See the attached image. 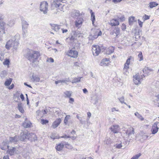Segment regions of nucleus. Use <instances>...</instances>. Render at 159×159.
I'll return each instance as SVG.
<instances>
[{"mask_svg": "<svg viewBox=\"0 0 159 159\" xmlns=\"http://www.w3.org/2000/svg\"><path fill=\"white\" fill-rule=\"evenodd\" d=\"M4 57V53L2 52H0V60L1 61H2L3 60Z\"/></svg>", "mask_w": 159, "mask_h": 159, "instance_id": "de8ad7c7", "label": "nucleus"}, {"mask_svg": "<svg viewBox=\"0 0 159 159\" xmlns=\"http://www.w3.org/2000/svg\"><path fill=\"white\" fill-rule=\"evenodd\" d=\"M14 97H17L18 98H19V93H18V92H17V93H16V94H14Z\"/></svg>", "mask_w": 159, "mask_h": 159, "instance_id": "774afa93", "label": "nucleus"}, {"mask_svg": "<svg viewBox=\"0 0 159 159\" xmlns=\"http://www.w3.org/2000/svg\"><path fill=\"white\" fill-rule=\"evenodd\" d=\"M140 135L141 137V139L144 140L146 139L148 137V136L146 135L145 133H142L140 134Z\"/></svg>", "mask_w": 159, "mask_h": 159, "instance_id": "f704fd0d", "label": "nucleus"}, {"mask_svg": "<svg viewBox=\"0 0 159 159\" xmlns=\"http://www.w3.org/2000/svg\"><path fill=\"white\" fill-rule=\"evenodd\" d=\"M70 116L69 115L66 116L65 117V118L64 120V123L66 125L68 122V120L70 119Z\"/></svg>", "mask_w": 159, "mask_h": 159, "instance_id": "e433bc0d", "label": "nucleus"}, {"mask_svg": "<svg viewBox=\"0 0 159 159\" xmlns=\"http://www.w3.org/2000/svg\"><path fill=\"white\" fill-rule=\"evenodd\" d=\"M71 34L73 35L74 37H75L77 39V37H80L82 35V33H80L79 31L77 30L72 31Z\"/></svg>", "mask_w": 159, "mask_h": 159, "instance_id": "aec40b11", "label": "nucleus"}, {"mask_svg": "<svg viewBox=\"0 0 159 159\" xmlns=\"http://www.w3.org/2000/svg\"><path fill=\"white\" fill-rule=\"evenodd\" d=\"M141 155V154L139 153L137 154L132 157L130 159H138L139 158Z\"/></svg>", "mask_w": 159, "mask_h": 159, "instance_id": "49530a36", "label": "nucleus"}, {"mask_svg": "<svg viewBox=\"0 0 159 159\" xmlns=\"http://www.w3.org/2000/svg\"><path fill=\"white\" fill-rule=\"evenodd\" d=\"M97 38V35H90L89 37V40H93Z\"/></svg>", "mask_w": 159, "mask_h": 159, "instance_id": "58836bf2", "label": "nucleus"}, {"mask_svg": "<svg viewBox=\"0 0 159 159\" xmlns=\"http://www.w3.org/2000/svg\"><path fill=\"white\" fill-rule=\"evenodd\" d=\"M27 133V139L31 141H35L37 139L36 135L33 133Z\"/></svg>", "mask_w": 159, "mask_h": 159, "instance_id": "f8f14e48", "label": "nucleus"}, {"mask_svg": "<svg viewBox=\"0 0 159 159\" xmlns=\"http://www.w3.org/2000/svg\"><path fill=\"white\" fill-rule=\"evenodd\" d=\"M126 29V26L124 24H123L121 26V29L123 30H125Z\"/></svg>", "mask_w": 159, "mask_h": 159, "instance_id": "69168bd1", "label": "nucleus"}, {"mask_svg": "<svg viewBox=\"0 0 159 159\" xmlns=\"http://www.w3.org/2000/svg\"><path fill=\"white\" fill-rule=\"evenodd\" d=\"M22 34L24 37H25L26 34L27 33V29H22Z\"/></svg>", "mask_w": 159, "mask_h": 159, "instance_id": "8fccbe9b", "label": "nucleus"}, {"mask_svg": "<svg viewBox=\"0 0 159 159\" xmlns=\"http://www.w3.org/2000/svg\"><path fill=\"white\" fill-rule=\"evenodd\" d=\"M48 122V121L47 120H45L44 119H41V123L43 125L45 124Z\"/></svg>", "mask_w": 159, "mask_h": 159, "instance_id": "3c124183", "label": "nucleus"}, {"mask_svg": "<svg viewBox=\"0 0 159 159\" xmlns=\"http://www.w3.org/2000/svg\"><path fill=\"white\" fill-rule=\"evenodd\" d=\"M50 25L51 26V29L56 32L58 31L60 28V25L52 24H50Z\"/></svg>", "mask_w": 159, "mask_h": 159, "instance_id": "412c9836", "label": "nucleus"}, {"mask_svg": "<svg viewBox=\"0 0 159 159\" xmlns=\"http://www.w3.org/2000/svg\"><path fill=\"white\" fill-rule=\"evenodd\" d=\"M31 124V123L29 121H25L23 123V126L25 128L30 127Z\"/></svg>", "mask_w": 159, "mask_h": 159, "instance_id": "72a5a7b5", "label": "nucleus"}, {"mask_svg": "<svg viewBox=\"0 0 159 159\" xmlns=\"http://www.w3.org/2000/svg\"><path fill=\"white\" fill-rule=\"evenodd\" d=\"M134 129L131 126H128L126 134L128 135L129 137L132 138L134 136Z\"/></svg>", "mask_w": 159, "mask_h": 159, "instance_id": "6e6552de", "label": "nucleus"}, {"mask_svg": "<svg viewBox=\"0 0 159 159\" xmlns=\"http://www.w3.org/2000/svg\"><path fill=\"white\" fill-rule=\"evenodd\" d=\"M20 140L21 141H24L25 139H27V133L26 132H22L20 134Z\"/></svg>", "mask_w": 159, "mask_h": 159, "instance_id": "4be33fe9", "label": "nucleus"}, {"mask_svg": "<svg viewBox=\"0 0 159 159\" xmlns=\"http://www.w3.org/2000/svg\"><path fill=\"white\" fill-rule=\"evenodd\" d=\"M134 115L137 117V118L141 121H143L144 119L143 116L138 112H136L134 113Z\"/></svg>", "mask_w": 159, "mask_h": 159, "instance_id": "c756f323", "label": "nucleus"}, {"mask_svg": "<svg viewBox=\"0 0 159 159\" xmlns=\"http://www.w3.org/2000/svg\"><path fill=\"white\" fill-rule=\"evenodd\" d=\"M70 81L69 78H66L65 80H58L55 82V83L56 84H57L60 83H64L67 84V82H69Z\"/></svg>", "mask_w": 159, "mask_h": 159, "instance_id": "bb28decb", "label": "nucleus"}, {"mask_svg": "<svg viewBox=\"0 0 159 159\" xmlns=\"http://www.w3.org/2000/svg\"><path fill=\"white\" fill-rule=\"evenodd\" d=\"M143 21H144L146 20L149 19V16L146 15H145L143 17Z\"/></svg>", "mask_w": 159, "mask_h": 159, "instance_id": "4d7b16f0", "label": "nucleus"}, {"mask_svg": "<svg viewBox=\"0 0 159 159\" xmlns=\"http://www.w3.org/2000/svg\"><path fill=\"white\" fill-rule=\"evenodd\" d=\"M70 39L72 42H73L75 40L77 39V38H75V37L73 35L71 34L70 37H69Z\"/></svg>", "mask_w": 159, "mask_h": 159, "instance_id": "5fc2aeb1", "label": "nucleus"}, {"mask_svg": "<svg viewBox=\"0 0 159 159\" xmlns=\"http://www.w3.org/2000/svg\"><path fill=\"white\" fill-rule=\"evenodd\" d=\"M129 65L128 64H126V63H125L123 68H125V69H128L129 68Z\"/></svg>", "mask_w": 159, "mask_h": 159, "instance_id": "338daca9", "label": "nucleus"}, {"mask_svg": "<svg viewBox=\"0 0 159 159\" xmlns=\"http://www.w3.org/2000/svg\"><path fill=\"white\" fill-rule=\"evenodd\" d=\"M69 98H70L69 101V103H71V104H73V102L74 101V99L72 98H70V97Z\"/></svg>", "mask_w": 159, "mask_h": 159, "instance_id": "e2e57ef3", "label": "nucleus"}, {"mask_svg": "<svg viewBox=\"0 0 159 159\" xmlns=\"http://www.w3.org/2000/svg\"><path fill=\"white\" fill-rule=\"evenodd\" d=\"M110 129L111 131L114 133H118L120 130L119 126L118 125H112Z\"/></svg>", "mask_w": 159, "mask_h": 159, "instance_id": "2eb2a0df", "label": "nucleus"}, {"mask_svg": "<svg viewBox=\"0 0 159 159\" xmlns=\"http://www.w3.org/2000/svg\"><path fill=\"white\" fill-rule=\"evenodd\" d=\"M109 24L111 26H116L119 25V22L118 19H113L110 20Z\"/></svg>", "mask_w": 159, "mask_h": 159, "instance_id": "4468645a", "label": "nucleus"}, {"mask_svg": "<svg viewBox=\"0 0 159 159\" xmlns=\"http://www.w3.org/2000/svg\"><path fill=\"white\" fill-rule=\"evenodd\" d=\"M131 58H132V57H130L128 58L127 59L125 63L129 65L130 63V60L131 59Z\"/></svg>", "mask_w": 159, "mask_h": 159, "instance_id": "bf43d9fd", "label": "nucleus"}, {"mask_svg": "<svg viewBox=\"0 0 159 159\" xmlns=\"http://www.w3.org/2000/svg\"><path fill=\"white\" fill-rule=\"evenodd\" d=\"M15 24V21L14 20H11L8 22L7 25L10 27H12Z\"/></svg>", "mask_w": 159, "mask_h": 159, "instance_id": "c03bdc74", "label": "nucleus"}, {"mask_svg": "<svg viewBox=\"0 0 159 159\" xmlns=\"http://www.w3.org/2000/svg\"><path fill=\"white\" fill-rule=\"evenodd\" d=\"M40 56V52L36 51L31 50L28 53V59L31 63L32 65L35 66L39 62L38 59Z\"/></svg>", "mask_w": 159, "mask_h": 159, "instance_id": "f03ea898", "label": "nucleus"}, {"mask_svg": "<svg viewBox=\"0 0 159 159\" xmlns=\"http://www.w3.org/2000/svg\"><path fill=\"white\" fill-rule=\"evenodd\" d=\"M10 63V61L9 59H6L3 62V64L4 65H7V67H9V65Z\"/></svg>", "mask_w": 159, "mask_h": 159, "instance_id": "c9c22d12", "label": "nucleus"}, {"mask_svg": "<svg viewBox=\"0 0 159 159\" xmlns=\"http://www.w3.org/2000/svg\"><path fill=\"white\" fill-rule=\"evenodd\" d=\"M61 121V118L57 119L53 123L52 126V127L53 128H55L57 127L60 124Z\"/></svg>", "mask_w": 159, "mask_h": 159, "instance_id": "f3484780", "label": "nucleus"}, {"mask_svg": "<svg viewBox=\"0 0 159 159\" xmlns=\"http://www.w3.org/2000/svg\"><path fill=\"white\" fill-rule=\"evenodd\" d=\"M65 145H66V148L70 149H71L72 148V146L70 144L68 143H66L65 142Z\"/></svg>", "mask_w": 159, "mask_h": 159, "instance_id": "09e8293b", "label": "nucleus"}, {"mask_svg": "<svg viewBox=\"0 0 159 159\" xmlns=\"http://www.w3.org/2000/svg\"><path fill=\"white\" fill-rule=\"evenodd\" d=\"M48 111L47 109H45L43 111H42V113L43 114H47L48 112Z\"/></svg>", "mask_w": 159, "mask_h": 159, "instance_id": "0e129e2a", "label": "nucleus"}, {"mask_svg": "<svg viewBox=\"0 0 159 159\" xmlns=\"http://www.w3.org/2000/svg\"><path fill=\"white\" fill-rule=\"evenodd\" d=\"M64 93L66 97L70 98L72 92L70 91H66Z\"/></svg>", "mask_w": 159, "mask_h": 159, "instance_id": "ea45409f", "label": "nucleus"}, {"mask_svg": "<svg viewBox=\"0 0 159 159\" xmlns=\"http://www.w3.org/2000/svg\"><path fill=\"white\" fill-rule=\"evenodd\" d=\"M17 108L19 111L21 113H24V111L22 107V103H19L18 104Z\"/></svg>", "mask_w": 159, "mask_h": 159, "instance_id": "7c9ffc66", "label": "nucleus"}, {"mask_svg": "<svg viewBox=\"0 0 159 159\" xmlns=\"http://www.w3.org/2000/svg\"><path fill=\"white\" fill-rule=\"evenodd\" d=\"M135 17L134 16H131L129 17V25H131L132 24L134 21Z\"/></svg>", "mask_w": 159, "mask_h": 159, "instance_id": "a19ab883", "label": "nucleus"}, {"mask_svg": "<svg viewBox=\"0 0 159 159\" xmlns=\"http://www.w3.org/2000/svg\"><path fill=\"white\" fill-rule=\"evenodd\" d=\"M143 71L144 74L143 76L144 77L145 76L148 75L150 74V73L152 72L153 70L151 69H149L148 67H145L143 69Z\"/></svg>", "mask_w": 159, "mask_h": 159, "instance_id": "dca6fc26", "label": "nucleus"}, {"mask_svg": "<svg viewBox=\"0 0 159 159\" xmlns=\"http://www.w3.org/2000/svg\"><path fill=\"white\" fill-rule=\"evenodd\" d=\"M63 143H59L56 146L55 148L57 151H60L62 150L64 147V145L65 144V142Z\"/></svg>", "mask_w": 159, "mask_h": 159, "instance_id": "b1692460", "label": "nucleus"}, {"mask_svg": "<svg viewBox=\"0 0 159 159\" xmlns=\"http://www.w3.org/2000/svg\"><path fill=\"white\" fill-rule=\"evenodd\" d=\"M19 140V137L17 135H16L14 137H10L9 138V141L7 142V143H6V144L9 143H16Z\"/></svg>", "mask_w": 159, "mask_h": 159, "instance_id": "9b49d317", "label": "nucleus"}, {"mask_svg": "<svg viewBox=\"0 0 159 159\" xmlns=\"http://www.w3.org/2000/svg\"><path fill=\"white\" fill-rule=\"evenodd\" d=\"M118 99L120 102V103L122 104L124 103L126 105H127V104L125 102V99L124 96H122L120 98H118Z\"/></svg>", "mask_w": 159, "mask_h": 159, "instance_id": "4c0bfd02", "label": "nucleus"}, {"mask_svg": "<svg viewBox=\"0 0 159 159\" xmlns=\"http://www.w3.org/2000/svg\"><path fill=\"white\" fill-rule=\"evenodd\" d=\"M31 80L33 82H39L40 81V78L38 75H33Z\"/></svg>", "mask_w": 159, "mask_h": 159, "instance_id": "a878e982", "label": "nucleus"}, {"mask_svg": "<svg viewBox=\"0 0 159 159\" xmlns=\"http://www.w3.org/2000/svg\"><path fill=\"white\" fill-rule=\"evenodd\" d=\"M122 146L121 143H120L119 144H116L115 145V147L117 148H120L122 147Z\"/></svg>", "mask_w": 159, "mask_h": 159, "instance_id": "13d9d810", "label": "nucleus"}, {"mask_svg": "<svg viewBox=\"0 0 159 159\" xmlns=\"http://www.w3.org/2000/svg\"><path fill=\"white\" fill-rule=\"evenodd\" d=\"M6 27V24L3 22H0V33L2 32L3 34H5V28Z\"/></svg>", "mask_w": 159, "mask_h": 159, "instance_id": "a211bd4d", "label": "nucleus"}, {"mask_svg": "<svg viewBox=\"0 0 159 159\" xmlns=\"http://www.w3.org/2000/svg\"><path fill=\"white\" fill-rule=\"evenodd\" d=\"M78 54V52L73 48L69 51L67 53V55L69 56L74 58L77 57Z\"/></svg>", "mask_w": 159, "mask_h": 159, "instance_id": "423d86ee", "label": "nucleus"}, {"mask_svg": "<svg viewBox=\"0 0 159 159\" xmlns=\"http://www.w3.org/2000/svg\"><path fill=\"white\" fill-rule=\"evenodd\" d=\"M139 58H140L139 61H140L143 60V56L141 52L138 55Z\"/></svg>", "mask_w": 159, "mask_h": 159, "instance_id": "6e6d98bb", "label": "nucleus"}, {"mask_svg": "<svg viewBox=\"0 0 159 159\" xmlns=\"http://www.w3.org/2000/svg\"><path fill=\"white\" fill-rule=\"evenodd\" d=\"M111 142L112 141L110 139H106L105 141V143L107 144H110Z\"/></svg>", "mask_w": 159, "mask_h": 159, "instance_id": "864d4df0", "label": "nucleus"}, {"mask_svg": "<svg viewBox=\"0 0 159 159\" xmlns=\"http://www.w3.org/2000/svg\"><path fill=\"white\" fill-rule=\"evenodd\" d=\"M120 33V29L118 27H116L113 30V34H115L117 37Z\"/></svg>", "mask_w": 159, "mask_h": 159, "instance_id": "cd10ccee", "label": "nucleus"}, {"mask_svg": "<svg viewBox=\"0 0 159 159\" xmlns=\"http://www.w3.org/2000/svg\"><path fill=\"white\" fill-rule=\"evenodd\" d=\"M114 50V48L113 47H110L108 48V51L109 53H112Z\"/></svg>", "mask_w": 159, "mask_h": 159, "instance_id": "a18cd8bd", "label": "nucleus"}, {"mask_svg": "<svg viewBox=\"0 0 159 159\" xmlns=\"http://www.w3.org/2000/svg\"><path fill=\"white\" fill-rule=\"evenodd\" d=\"M110 60L109 58H105L103 59L100 63L101 66H107L109 63Z\"/></svg>", "mask_w": 159, "mask_h": 159, "instance_id": "6ab92c4d", "label": "nucleus"}, {"mask_svg": "<svg viewBox=\"0 0 159 159\" xmlns=\"http://www.w3.org/2000/svg\"><path fill=\"white\" fill-rule=\"evenodd\" d=\"M149 7L151 8H152L158 5V4L155 2H152L149 3Z\"/></svg>", "mask_w": 159, "mask_h": 159, "instance_id": "473e14b6", "label": "nucleus"}, {"mask_svg": "<svg viewBox=\"0 0 159 159\" xmlns=\"http://www.w3.org/2000/svg\"><path fill=\"white\" fill-rule=\"evenodd\" d=\"M128 69H125V68H123V74L125 75H128V74H129V72L128 71Z\"/></svg>", "mask_w": 159, "mask_h": 159, "instance_id": "603ef678", "label": "nucleus"}, {"mask_svg": "<svg viewBox=\"0 0 159 159\" xmlns=\"http://www.w3.org/2000/svg\"><path fill=\"white\" fill-rule=\"evenodd\" d=\"M12 80L11 78H9L6 79L4 83V85L6 86H8L11 83Z\"/></svg>", "mask_w": 159, "mask_h": 159, "instance_id": "c85d7f7f", "label": "nucleus"}, {"mask_svg": "<svg viewBox=\"0 0 159 159\" xmlns=\"http://www.w3.org/2000/svg\"><path fill=\"white\" fill-rule=\"evenodd\" d=\"M77 20L75 21V25L76 27L79 28L82 25L83 22V19L82 17H80V18L76 19Z\"/></svg>", "mask_w": 159, "mask_h": 159, "instance_id": "1a4fd4ad", "label": "nucleus"}, {"mask_svg": "<svg viewBox=\"0 0 159 159\" xmlns=\"http://www.w3.org/2000/svg\"><path fill=\"white\" fill-rule=\"evenodd\" d=\"M16 151V148L14 147L11 148H8L7 151V153L10 155H12L14 154Z\"/></svg>", "mask_w": 159, "mask_h": 159, "instance_id": "5701e85b", "label": "nucleus"}, {"mask_svg": "<svg viewBox=\"0 0 159 159\" xmlns=\"http://www.w3.org/2000/svg\"><path fill=\"white\" fill-rule=\"evenodd\" d=\"M91 11L92 12L91 13V19L92 21L93 24L95 20V16L93 12H92V10H91Z\"/></svg>", "mask_w": 159, "mask_h": 159, "instance_id": "79ce46f5", "label": "nucleus"}, {"mask_svg": "<svg viewBox=\"0 0 159 159\" xmlns=\"http://www.w3.org/2000/svg\"><path fill=\"white\" fill-rule=\"evenodd\" d=\"M97 33H98V34L96 35H97V37H98V36H101L102 34L101 31L99 30H97Z\"/></svg>", "mask_w": 159, "mask_h": 159, "instance_id": "680f3d73", "label": "nucleus"}, {"mask_svg": "<svg viewBox=\"0 0 159 159\" xmlns=\"http://www.w3.org/2000/svg\"><path fill=\"white\" fill-rule=\"evenodd\" d=\"M48 4L46 2H42L40 4V10L44 14H46L48 11Z\"/></svg>", "mask_w": 159, "mask_h": 159, "instance_id": "7ed1b4c3", "label": "nucleus"}, {"mask_svg": "<svg viewBox=\"0 0 159 159\" xmlns=\"http://www.w3.org/2000/svg\"><path fill=\"white\" fill-rule=\"evenodd\" d=\"M159 123V122H157L153 124L151 129V131L152 134H155L158 132L159 128L157 127V125Z\"/></svg>", "mask_w": 159, "mask_h": 159, "instance_id": "9d476101", "label": "nucleus"}, {"mask_svg": "<svg viewBox=\"0 0 159 159\" xmlns=\"http://www.w3.org/2000/svg\"><path fill=\"white\" fill-rule=\"evenodd\" d=\"M81 78L80 77L75 78L72 80V83H78L80 81Z\"/></svg>", "mask_w": 159, "mask_h": 159, "instance_id": "37998d69", "label": "nucleus"}, {"mask_svg": "<svg viewBox=\"0 0 159 159\" xmlns=\"http://www.w3.org/2000/svg\"><path fill=\"white\" fill-rule=\"evenodd\" d=\"M92 50L93 55L94 56L98 55L101 51L100 47L98 45H93Z\"/></svg>", "mask_w": 159, "mask_h": 159, "instance_id": "0eeeda50", "label": "nucleus"}, {"mask_svg": "<svg viewBox=\"0 0 159 159\" xmlns=\"http://www.w3.org/2000/svg\"><path fill=\"white\" fill-rule=\"evenodd\" d=\"M143 78V75L139 74V73H137L134 75L133 77V81L135 84L138 85L140 84Z\"/></svg>", "mask_w": 159, "mask_h": 159, "instance_id": "20e7f679", "label": "nucleus"}, {"mask_svg": "<svg viewBox=\"0 0 159 159\" xmlns=\"http://www.w3.org/2000/svg\"><path fill=\"white\" fill-rule=\"evenodd\" d=\"M22 29H27L29 26V24L25 20H23L21 22Z\"/></svg>", "mask_w": 159, "mask_h": 159, "instance_id": "393cba45", "label": "nucleus"}, {"mask_svg": "<svg viewBox=\"0 0 159 159\" xmlns=\"http://www.w3.org/2000/svg\"><path fill=\"white\" fill-rule=\"evenodd\" d=\"M138 23L140 27H142L143 26V22L141 21L139 19L138 20Z\"/></svg>", "mask_w": 159, "mask_h": 159, "instance_id": "052dcab7", "label": "nucleus"}, {"mask_svg": "<svg viewBox=\"0 0 159 159\" xmlns=\"http://www.w3.org/2000/svg\"><path fill=\"white\" fill-rule=\"evenodd\" d=\"M70 15L73 18L77 19L81 17L82 14L78 10H73L70 13Z\"/></svg>", "mask_w": 159, "mask_h": 159, "instance_id": "39448f33", "label": "nucleus"}, {"mask_svg": "<svg viewBox=\"0 0 159 159\" xmlns=\"http://www.w3.org/2000/svg\"><path fill=\"white\" fill-rule=\"evenodd\" d=\"M66 0H53L52 3V6L56 7H58L60 5L61 2H65Z\"/></svg>", "mask_w": 159, "mask_h": 159, "instance_id": "ddd939ff", "label": "nucleus"}, {"mask_svg": "<svg viewBox=\"0 0 159 159\" xmlns=\"http://www.w3.org/2000/svg\"><path fill=\"white\" fill-rule=\"evenodd\" d=\"M7 72L5 70L2 71L0 73V76L2 79L4 78L7 75Z\"/></svg>", "mask_w": 159, "mask_h": 159, "instance_id": "2f4dec72", "label": "nucleus"}, {"mask_svg": "<svg viewBox=\"0 0 159 159\" xmlns=\"http://www.w3.org/2000/svg\"><path fill=\"white\" fill-rule=\"evenodd\" d=\"M17 37V35H15L7 41L5 45V48L9 50L12 48L13 52L17 51L19 44Z\"/></svg>", "mask_w": 159, "mask_h": 159, "instance_id": "f257e3e1", "label": "nucleus"}]
</instances>
